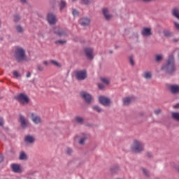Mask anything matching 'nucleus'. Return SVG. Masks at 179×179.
Segmentation results:
<instances>
[{
	"mask_svg": "<svg viewBox=\"0 0 179 179\" xmlns=\"http://www.w3.org/2000/svg\"><path fill=\"white\" fill-rule=\"evenodd\" d=\"M162 71L166 72V73H173L176 71V66L174 65V57L170 55L166 64L162 67Z\"/></svg>",
	"mask_w": 179,
	"mask_h": 179,
	"instance_id": "1",
	"label": "nucleus"
},
{
	"mask_svg": "<svg viewBox=\"0 0 179 179\" xmlns=\"http://www.w3.org/2000/svg\"><path fill=\"white\" fill-rule=\"evenodd\" d=\"M14 57L17 62H23V61L27 62L29 61L27 56H26V50L21 47L16 48Z\"/></svg>",
	"mask_w": 179,
	"mask_h": 179,
	"instance_id": "2",
	"label": "nucleus"
},
{
	"mask_svg": "<svg viewBox=\"0 0 179 179\" xmlns=\"http://www.w3.org/2000/svg\"><path fill=\"white\" fill-rule=\"evenodd\" d=\"M21 106H27L30 103V98L24 93H20L15 96Z\"/></svg>",
	"mask_w": 179,
	"mask_h": 179,
	"instance_id": "3",
	"label": "nucleus"
},
{
	"mask_svg": "<svg viewBox=\"0 0 179 179\" xmlns=\"http://www.w3.org/2000/svg\"><path fill=\"white\" fill-rule=\"evenodd\" d=\"M131 150L134 153H139V152H142L143 150V144L142 142L139 141H134L132 146H131Z\"/></svg>",
	"mask_w": 179,
	"mask_h": 179,
	"instance_id": "4",
	"label": "nucleus"
},
{
	"mask_svg": "<svg viewBox=\"0 0 179 179\" xmlns=\"http://www.w3.org/2000/svg\"><path fill=\"white\" fill-rule=\"evenodd\" d=\"M84 52L88 59H93L94 55L93 54V48L87 47L84 49Z\"/></svg>",
	"mask_w": 179,
	"mask_h": 179,
	"instance_id": "5",
	"label": "nucleus"
},
{
	"mask_svg": "<svg viewBox=\"0 0 179 179\" xmlns=\"http://www.w3.org/2000/svg\"><path fill=\"white\" fill-rule=\"evenodd\" d=\"M76 78L78 80H85L86 78H87V74L86 73V71H79L76 72Z\"/></svg>",
	"mask_w": 179,
	"mask_h": 179,
	"instance_id": "6",
	"label": "nucleus"
},
{
	"mask_svg": "<svg viewBox=\"0 0 179 179\" xmlns=\"http://www.w3.org/2000/svg\"><path fill=\"white\" fill-rule=\"evenodd\" d=\"M52 31L55 34L59 36V37H64V36H66V31L59 27H55Z\"/></svg>",
	"mask_w": 179,
	"mask_h": 179,
	"instance_id": "7",
	"label": "nucleus"
},
{
	"mask_svg": "<svg viewBox=\"0 0 179 179\" xmlns=\"http://www.w3.org/2000/svg\"><path fill=\"white\" fill-rule=\"evenodd\" d=\"M136 99L135 96H127L123 98L122 103L123 106H129L131 103H134Z\"/></svg>",
	"mask_w": 179,
	"mask_h": 179,
	"instance_id": "8",
	"label": "nucleus"
},
{
	"mask_svg": "<svg viewBox=\"0 0 179 179\" xmlns=\"http://www.w3.org/2000/svg\"><path fill=\"white\" fill-rule=\"evenodd\" d=\"M80 96H81V97H83V99H84V100L86 101V103H87L88 104H90V103L92 101V95L91 94H90L87 92H83L80 93Z\"/></svg>",
	"mask_w": 179,
	"mask_h": 179,
	"instance_id": "9",
	"label": "nucleus"
},
{
	"mask_svg": "<svg viewBox=\"0 0 179 179\" xmlns=\"http://www.w3.org/2000/svg\"><path fill=\"white\" fill-rule=\"evenodd\" d=\"M169 92L172 94H178L179 93V85H171L169 86Z\"/></svg>",
	"mask_w": 179,
	"mask_h": 179,
	"instance_id": "10",
	"label": "nucleus"
},
{
	"mask_svg": "<svg viewBox=\"0 0 179 179\" xmlns=\"http://www.w3.org/2000/svg\"><path fill=\"white\" fill-rule=\"evenodd\" d=\"M19 121L22 128H27L29 127V121L24 117L20 115Z\"/></svg>",
	"mask_w": 179,
	"mask_h": 179,
	"instance_id": "11",
	"label": "nucleus"
},
{
	"mask_svg": "<svg viewBox=\"0 0 179 179\" xmlns=\"http://www.w3.org/2000/svg\"><path fill=\"white\" fill-rule=\"evenodd\" d=\"M11 170L13 173H22V166L19 164H12Z\"/></svg>",
	"mask_w": 179,
	"mask_h": 179,
	"instance_id": "12",
	"label": "nucleus"
},
{
	"mask_svg": "<svg viewBox=\"0 0 179 179\" xmlns=\"http://www.w3.org/2000/svg\"><path fill=\"white\" fill-rule=\"evenodd\" d=\"M47 20L50 24H55L57 23V17L52 13L48 14Z\"/></svg>",
	"mask_w": 179,
	"mask_h": 179,
	"instance_id": "13",
	"label": "nucleus"
},
{
	"mask_svg": "<svg viewBox=\"0 0 179 179\" xmlns=\"http://www.w3.org/2000/svg\"><path fill=\"white\" fill-rule=\"evenodd\" d=\"M99 101L101 104H103V106H108L111 103L110 99L106 96H99Z\"/></svg>",
	"mask_w": 179,
	"mask_h": 179,
	"instance_id": "14",
	"label": "nucleus"
},
{
	"mask_svg": "<svg viewBox=\"0 0 179 179\" xmlns=\"http://www.w3.org/2000/svg\"><path fill=\"white\" fill-rule=\"evenodd\" d=\"M141 34L144 37H149L152 36V29L150 28H143V30L141 31Z\"/></svg>",
	"mask_w": 179,
	"mask_h": 179,
	"instance_id": "15",
	"label": "nucleus"
},
{
	"mask_svg": "<svg viewBox=\"0 0 179 179\" xmlns=\"http://www.w3.org/2000/svg\"><path fill=\"white\" fill-rule=\"evenodd\" d=\"M79 23L81 26H89V24H90V19L87 17H83L79 20Z\"/></svg>",
	"mask_w": 179,
	"mask_h": 179,
	"instance_id": "16",
	"label": "nucleus"
},
{
	"mask_svg": "<svg viewBox=\"0 0 179 179\" xmlns=\"http://www.w3.org/2000/svg\"><path fill=\"white\" fill-rule=\"evenodd\" d=\"M103 15L106 20H110L113 17L112 15H110L109 11L107 8H103Z\"/></svg>",
	"mask_w": 179,
	"mask_h": 179,
	"instance_id": "17",
	"label": "nucleus"
},
{
	"mask_svg": "<svg viewBox=\"0 0 179 179\" xmlns=\"http://www.w3.org/2000/svg\"><path fill=\"white\" fill-rule=\"evenodd\" d=\"M24 141L27 143H34L35 139L34 137H33L32 136H26L24 138Z\"/></svg>",
	"mask_w": 179,
	"mask_h": 179,
	"instance_id": "18",
	"label": "nucleus"
},
{
	"mask_svg": "<svg viewBox=\"0 0 179 179\" xmlns=\"http://www.w3.org/2000/svg\"><path fill=\"white\" fill-rule=\"evenodd\" d=\"M172 15L179 20V9L178 8H173L172 10Z\"/></svg>",
	"mask_w": 179,
	"mask_h": 179,
	"instance_id": "19",
	"label": "nucleus"
},
{
	"mask_svg": "<svg viewBox=\"0 0 179 179\" xmlns=\"http://www.w3.org/2000/svg\"><path fill=\"white\" fill-rule=\"evenodd\" d=\"M32 121L34 124H40L41 122V118L38 116H33Z\"/></svg>",
	"mask_w": 179,
	"mask_h": 179,
	"instance_id": "20",
	"label": "nucleus"
},
{
	"mask_svg": "<svg viewBox=\"0 0 179 179\" xmlns=\"http://www.w3.org/2000/svg\"><path fill=\"white\" fill-rule=\"evenodd\" d=\"M20 160H27V155L24 152H21L19 157Z\"/></svg>",
	"mask_w": 179,
	"mask_h": 179,
	"instance_id": "21",
	"label": "nucleus"
},
{
	"mask_svg": "<svg viewBox=\"0 0 179 179\" xmlns=\"http://www.w3.org/2000/svg\"><path fill=\"white\" fill-rule=\"evenodd\" d=\"M143 76L145 79H151L152 78V72L145 71L144 72Z\"/></svg>",
	"mask_w": 179,
	"mask_h": 179,
	"instance_id": "22",
	"label": "nucleus"
},
{
	"mask_svg": "<svg viewBox=\"0 0 179 179\" xmlns=\"http://www.w3.org/2000/svg\"><path fill=\"white\" fill-rule=\"evenodd\" d=\"M15 29H16L17 33H23V31H24V29L20 25H17L15 27Z\"/></svg>",
	"mask_w": 179,
	"mask_h": 179,
	"instance_id": "23",
	"label": "nucleus"
},
{
	"mask_svg": "<svg viewBox=\"0 0 179 179\" xmlns=\"http://www.w3.org/2000/svg\"><path fill=\"white\" fill-rule=\"evenodd\" d=\"M164 36H165V37H171V36H173V32L165 30L164 31Z\"/></svg>",
	"mask_w": 179,
	"mask_h": 179,
	"instance_id": "24",
	"label": "nucleus"
},
{
	"mask_svg": "<svg viewBox=\"0 0 179 179\" xmlns=\"http://www.w3.org/2000/svg\"><path fill=\"white\" fill-rule=\"evenodd\" d=\"M66 6V2L64 1V0H62L59 3V9H60V10H62V9H64V8H65Z\"/></svg>",
	"mask_w": 179,
	"mask_h": 179,
	"instance_id": "25",
	"label": "nucleus"
},
{
	"mask_svg": "<svg viewBox=\"0 0 179 179\" xmlns=\"http://www.w3.org/2000/svg\"><path fill=\"white\" fill-rule=\"evenodd\" d=\"M36 69L38 72H43V71H44V66H43V65L38 64L36 66Z\"/></svg>",
	"mask_w": 179,
	"mask_h": 179,
	"instance_id": "26",
	"label": "nucleus"
},
{
	"mask_svg": "<svg viewBox=\"0 0 179 179\" xmlns=\"http://www.w3.org/2000/svg\"><path fill=\"white\" fill-rule=\"evenodd\" d=\"M50 62L51 64L55 65V66H57V68H61V64H59L58 62L55 60H51Z\"/></svg>",
	"mask_w": 179,
	"mask_h": 179,
	"instance_id": "27",
	"label": "nucleus"
},
{
	"mask_svg": "<svg viewBox=\"0 0 179 179\" xmlns=\"http://www.w3.org/2000/svg\"><path fill=\"white\" fill-rule=\"evenodd\" d=\"M163 59V55H157L155 56V61L157 62H159V61H162Z\"/></svg>",
	"mask_w": 179,
	"mask_h": 179,
	"instance_id": "28",
	"label": "nucleus"
},
{
	"mask_svg": "<svg viewBox=\"0 0 179 179\" xmlns=\"http://www.w3.org/2000/svg\"><path fill=\"white\" fill-rule=\"evenodd\" d=\"M101 80L103 83H105V85H109L110 83V80L108 78H101Z\"/></svg>",
	"mask_w": 179,
	"mask_h": 179,
	"instance_id": "29",
	"label": "nucleus"
},
{
	"mask_svg": "<svg viewBox=\"0 0 179 179\" xmlns=\"http://www.w3.org/2000/svg\"><path fill=\"white\" fill-rule=\"evenodd\" d=\"M172 117H173V120H176V121H179V113H173Z\"/></svg>",
	"mask_w": 179,
	"mask_h": 179,
	"instance_id": "30",
	"label": "nucleus"
},
{
	"mask_svg": "<svg viewBox=\"0 0 179 179\" xmlns=\"http://www.w3.org/2000/svg\"><path fill=\"white\" fill-rule=\"evenodd\" d=\"M75 121L78 124H82V122H83V118L80 117H77L75 118Z\"/></svg>",
	"mask_w": 179,
	"mask_h": 179,
	"instance_id": "31",
	"label": "nucleus"
},
{
	"mask_svg": "<svg viewBox=\"0 0 179 179\" xmlns=\"http://www.w3.org/2000/svg\"><path fill=\"white\" fill-rule=\"evenodd\" d=\"M72 15L73 16H79V11H78V10H76V9H73L72 10Z\"/></svg>",
	"mask_w": 179,
	"mask_h": 179,
	"instance_id": "32",
	"label": "nucleus"
},
{
	"mask_svg": "<svg viewBox=\"0 0 179 179\" xmlns=\"http://www.w3.org/2000/svg\"><path fill=\"white\" fill-rule=\"evenodd\" d=\"M93 110H94V111H97L98 113L101 112V108H100V107H99L98 106H94L92 107Z\"/></svg>",
	"mask_w": 179,
	"mask_h": 179,
	"instance_id": "33",
	"label": "nucleus"
},
{
	"mask_svg": "<svg viewBox=\"0 0 179 179\" xmlns=\"http://www.w3.org/2000/svg\"><path fill=\"white\" fill-rule=\"evenodd\" d=\"M81 2L83 5H90L91 1L90 0H81Z\"/></svg>",
	"mask_w": 179,
	"mask_h": 179,
	"instance_id": "34",
	"label": "nucleus"
},
{
	"mask_svg": "<svg viewBox=\"0 0 179 179\" xmlns=\"http://www.w3.org/2000/svg\"><path fill=\"white\" fill-rule=\"evenodd\" d=\"M19 20H20V16H19V15H14V22H19Z\"/></svg>",
	"mask_w": 179,
	"mask_h": 179,
	"instance_id": "35",
	"label": "nucleus"
},
{
	"mask_svg": "<svg viewBox=\"0 0 179 179\" xmlns=\"http://www.w3.org/2000/svg\"><path fill=\"white\" fill-rule=\"evenodd\" d=\"M85 141H86V137L81 138L79 141L80 145H85Z\"/></svg>",
	"mask_w": 179,
	"mask_h": 179,
	"instance_id": "36",
	"label": "nucleus"
},
{
	"mask_svg": "<svg viewBox=\"0 0 179 179\" xmlns=\"http://www.w3.org/2000/svg\"><path fill=\"white\" fill-rule=\"evenodd\" d=\"M13 75H14L15 78H19V76H20V74H19V72L17 71H13Z\"/></svg>",
	"mask_w": 179,
	"mask_h": 179,
	"instance_id": "37",
	"label": "nucleus"
},
{
	"mask_svg": "<svg viewBox=\"0 0 179 179\" xmlns=\"http://www.w3.org/2000/svg\"><path fill=\"white\" fill-rule=\"evenodd\" d=\"M65 43H66V41L58 40L56 41V44H65Z\"/></svg>",
	"mask_w": 179,
	"mask_h": 179,
	"instance_id": "38",
	"label": "nucleus"
},
{
	"mask_svg": "<svg viewBox=\"0 0 179 179\" xmlns=\"http://www.w3.org/2000/svg\"><path fill=\"white\" fill-rule=\"evenodd\" d=\"M143 173H144V174H145V176H147V177H149V171H148V170L143 169Z\"/></svg>",
	"mask_w": 179,
	"mask_h": 179,
	"instance_id": "39",
	"label": "nucleus"
},
{
	"mask_svg": "<svg viewBox=\"0 0 179 179\" xmlns=\"http://www.w3.org/2000/svg\"><path fill=\"white\" fill-rule=\"evenodd\" d=\"M129 62L133 66L134 65H135V62L134 61V59L132 57H129Z\"/></svg>",
	"mask_w": 179,
	"mask_h": 179,
	"instance_id": "40",
	"label": "nucleus"
},
{
	"mask_svg": "<svg viewBox=\"0 0 179 179\" xmlns=\"http://www.w3.org/2000/svg\"><path fill=\"white\" fill-rule=\"evenodd\" d=\"M98 87L100 90H103L104 89V85L103 84H98Z\"/></svg>",
	"mask_w": 179,
	"mask_h": 179,
	"instance_id": "41",
	"label": "nucleus"
},
{
	"mask_svg": "<svg viewBox=\"0 0 179 179\" xmlns=\"http://www.w3.org/2000/svg\"><path fill=\"white\" fill-rule=\"evenodd\" d=\"M66 153H67V155H71V153H72V149L67 148Z\"/></svg>",
	"mask_w": 179,
	"mask_h": 179,
	"instance_id": "42",
	"label": "nucleus"
},
{
	"mask_svg": "<svg viewBox=\"0 0 179 179\" xmlns=\"http://www.w3.org/2000/svg\"><path fill=\"white\" fill-rule=\"evenodd\" d=\"M175 27L177 30H179V24L178 22H174Z\"/></svg>",
	"mask_w": 179,
	"mask_h": 179,
	"instance_id": "43",
	"label": "nucleus"
},
{
	"mask_svg": "<svg viewBox=\"0 0 179 179\" xmlns=\"http://www.w3.org/2000/svg\"><path fill=\"white\" fill-rule=\"evenodd\" d=\"M2 125H3V120L2 117H0V127H2Z\"/></svg>",
	"mask_w": 179,
	"mask_h": 179,
	"instance_id": "44",
	"label": "nucleus"
},
{
	"mask_svg": "<svg viewBox=\"0 0 179 179\" xmlns=\"http://www.w3.org/2000/svg\"><path fill=\"white\" fill-rule=\"evenodd\" d=\"M3 162V155H0V163H2Z\"/></svg>",
	"mask_w": 179,
	"mask_h": 179,
	"instance_id": "45",
	"label": "nucleus"
},
{
	"mask_svg": "<svg viewBox=\"0 0 179 179\" xmlns=\"http://www.w3.org/2000/svg\"><path fill=\"white\" fill-rule=\"evenodd\" d=\"M30 76H31V73L27 72L26 77H27V78H30Z\"/></svg>",
	"mask_w": 179,
	"mask_h": 179,
	"instance_id": "46",
	"label": "nucleus"
},
{
	"mask_svg": "<svg viewBox=\"0 0 179 179\" xmlns=\"http://www.w3.org/2000/svg\"><path fill=\"white\" fill-rule=\"evenodd\" d=\"M173 108H179V103L175 104V105L173 106Z\"/></svg>",
	"mask_w": 179,
	"mask_h": 179,
	"instance_id": "47",
	"label": "nucleus"
},
{
	"mask_svg": "<svg viewBox=\"0 0 179 179\" xmlns=\"http://www.w3.org/2000/svg\"><path fill=\"white\" fill-rule=\"evenodd\" d=\"M43 65H45L46 66H48V62L44 61V62H43Z\"/></svg>",
	"mask_w": 179,
	"mask_h": 179,
	"instance_id": "48",
	"label": "nucleus"
},
{
	"mask_svg": "<svg viewBox=\"0 0 179 179\" xmlns=\"http://www.w3.org/2000/svg\"><path fill=\"white\" fill-rule=\"evenodd\" d=\"M148 157H152V154L150 152L147 153Z\"/></svg>",
	"mask_w": 179,
	"mask_h": 179,
	"instance_id": "49",
	"label": "nucleus"
},
{
	"mask_svg": "<svg viewBox=\"0 0 179 179\" xmlns=\"http://www.w3.org/2000/svg\"><path fill=\"white\" fill-rule=\"evenodd\" d=\"M178 38H174L173 39V43H177L178 41Z\"/></svg>",
	"mask_w": 179,
	"mask_h": 179,
	"instance_id": "50",
	"label": "nucleus"
},
{
	"mask_svg": "<svg viewBox=\"0 0 179 179\" xmlns=\"http://www.w3.org/2000/svg\"><path fill=\"white\" fill-rule=\"evenodd\" d=\"M155 113H162V110L157 109L155 110Z\"/></svg>",
	"mask_w": 179,
	"mask_h": 179,
	"instance_id": "51",
	"label": "nucleus"
},
{
	"mask_svg": "<svg viewBox=\"0 0 179 179\" xmlns=\"http://www.w3.org/2000/svg\"><path fill=\"white\" fill-rule=\"evenodd\" d=\"M20 2H22V3H26V0H20Z\"/></svg>",
	"mask_w": 179,
	"mask_h": 179,
	"instance_id": "52",
	"label": "nucleus"
},
{
	"mask_svg": "<svg viewBox=\"0 0 179 179\" xmlns=\"http://www.w3.org/2000/svg\"><path fill=\"white\" fill-rule=\"evenodd\" d=\"M1 23H2V22H1V20H0V26H1Z\"/></svg>",
	"mask_w": 179,
	"mask_h": 179,
	"instance_id": "53",
	"label": "nucleus"
},
{
	"mask_svg": "<svg viewBox=\"0 0 179 179\" xmlns=\"http://www.w3.org/2000/svg\"><path fill=\"white\" fill-rule=\"evenodd\" d=\"M110 54H113V51H110Z\"/></svg>",
	"mask_w": 179,
	"mask_h": 179,
	"instance_id": "54",
	"label": "nucleus"
},
{
	"mask_svg": "<svg viewBox=\"0 0 179 179\" xmlns=\"http://www.w3.org/2000/svg\"><path fill=\"white\" fill-rule=\"evenodd\" d=\"M72 1H76V0H72Z\"/></svg>",
	"mask_w": 179,
	"mask_h": 179,
	"instance_id": "55",
	"label": "nucleus"
}]
</instances>
